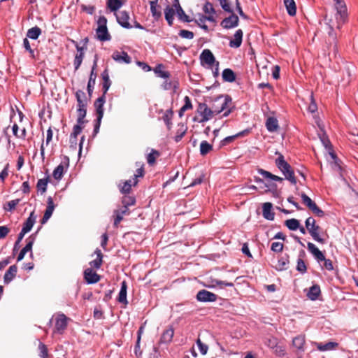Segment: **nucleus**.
<instances>
[{
  "instance_id": "f03ea898",
  "label": "nucleus",
  "mask_w": 358,
  "mask_h": 358,
  "mask_svg": "<svg viewBox=\"0 0 358 358\" xmlns=\"http://www.w3.org/2000/svg\"><path fill=\"white\" fill-rule=\"evenodd\" d=\"M231 104V98L229 96H219L216 97L210 108L206 103H199L196 109V112L201 117L198 120L196 117H194V121L203 123L210 120L214 115H217L224 110L227 109L223 114L224 117L228 116L231 113V108L229 105Z\"/></svg>"
},
{
  "instance_id": "052dcab7",
  "label": "nucleus",
  "mask_w": 358,
  "mask_h": 358,
  "mask_svg": "<svg viewBox=\"0 0 358 358\" xmlns=\"http://www.w3.org/2000/svg\"><path fill=\"white\" fill-rule=\"evenodd\" d=\"M145 175L144 169H136V173L134 174V178L133 179V185L136 186L138 184V178H143Z\"/></svg>"
},
{
  "instance_id": "a878e982",
  "label": "nucleus",
  "mask_w": 358,
  "mask_h": 358,
  "mask_svg": "<svg viewBox=\"0 0 358 358\" xmlns=\"http://www.w3.org/2000/svg\"><path fill=\"white\" fill-rule=\"evenodd\" d=\"M321 294L320 287L318 285H313L309 289L307 293V296L312 301H315L318 299Z\"/></svg>"
},
{
  "instance_id": "e433bc0d",
  "label": "nucleus",
  "mask_w": 358,
  "mask_h": 358,
  "mask_svg": "<svg viewBox=\"0 0 358 358\" xmlns=\"http://www.w3.org/2000/svg\"><path fill=\"white\" fill-rule=\"evenodd\" d=\"M246 133H248V131H241L235 135H232V136H227L226 138H224L222 141H221V145L222 146H224V145H228L229 143H231L232 141H234L236 138L239 137V136H244Z\"/></svg>"
},
{
  "instance_id": "c756f323",
  "label": "nucleus",
  "mask_w": 358,
  "mask_h": 358,
  "mask_svg": "<svg viewBox=\"0 0 358 358\" xmlns=\"http://www.w3.org/2000/svg\"><path fill=\"white\" fill-rule=\"evenodd\" d=\"M173 335H174L173 329L171 327H169L163 332V334L161 336V339H160L161 343H170L172 341Z\"/></svg>"
},
{
  "instance_id": "6ab92c4d",
  "label": "nucleus",
  "mask_w": 358,
  "mask_h": 358,
  "mask_svg": "<svg viewBox=\"0 0 358 358\" xmlns=\"http://www.w3.org/2000/svg\"><path fill=\"white\" fill-rule=\"evenodd\" d=\"M82 124H77L73 128V132L70 135V144L71 147H76L77 145V136L82 131Z\"/></svg>"
},
{
  "instance_id": "6e6552de",
  "label": "nucleus",
  "mask_w": 358,
  "mask_h": 358,
  "mask_svg": "<svg viewBox=\"0 0 358 358\" xmlns=\"http://www.w3.org/2000/svg\"><path fill=\"white\" fill-rule=\"evenodd\" d=\"M196 298L200 302H214L217 301V296L213 292L202 289L198 292Z\"/></svg>"
},
{
  "instance_id": "a211bd4d",
  "label": "nucleus",
  "mask_w": 358,
  "mask_h": 358,
  "mask_svg": "<svg viewBox=\"0 0 358 358\" xmlns=\"http://www.w3.org/2000/svg\"><path fill=\"white\" fill-rule=\"evenodd\" d=\"M17 272V266L14 264L10 266L6 271L3 277V280L6 284L10 282L15 277Z\"/></svg>"
},
{
  "instance_id": "603ef678",
  "label": "nucleus",
  "mask_w": 358,
  "mask_h": 358,
  "mask_svg": "<svg viewBox=\"0 0 358 358\" xmlns=\"http://www.w3.org/2000/svg\"><path fill=\"white\" fill-rule=\"evenodd\" d=\"M122 206L129 207L134 206L136 203V199L134 196L129 195H124L122 199Z\"/></svg>"
},
{
  "instance_id": "423d86ee",
  "label": "nucleus",
  "mask_w": 358,
  "mask_h": 358,
  "mask_svg": "<svg viewBox=\"0 0 358 358\" xmlns=\"http://www.w3.org/2000/svg\"><path fill=\"white\" fill-rule=\"evenodd\" d=\"M69 318L63 313L55 316V333L62 334L67 327Z\"/></svg>"
},
{
  "instance_id": "9d476101",
  "label": "nucleus",
  "mask_w": 358,
  "mask_h": 358,
  "mask_svg": "<svg viewBox=\"0 0 358 358\" xmlns=\"http://www.w3.org/2000/svg\"><path fill=\"white\" fill-rule=\"evenodd\" d=\"M239 19L238 17L234 13H231V15L224 18L220 23V25L224 29H231L236 27L238 25Z\"/></svg>"
},
{
  "instance_id": "2eb2a0df",
  "label": "nucleus",
  "mask_w": 358,
  "mask_h": 358,
  "mask_svg": "<svg viewBox=\"0 0 358 358\" xmlns=\"http://www.w3.org/2000/svg\"><path fill=\"white\" fill-rule=\"evenodd\" d=\"M112 58L119 63L129 64L131 62V57L124 51H115L112 55Z\"/></svg>"
},
{
  "instance_id": "bb28decb",
  "label": "nucleus",
  "mask_w": 358,
  "mask_h": 358,
  "mask_svg": "<svg viewBox=\"0 0 358 358\" xmlns=\"http://www.w3.org/2000/svg\"><path fill=\"white\" fill-rule=\"evenodd\" d=\"M94 253L96 255V258L91 261L90 265L96 269H99L103 264V254L98 248L95 250Z\"/></svg>"
},
{
  "instance_id": "4be33fe9",
  "label": "nucleus",
  "mask_w": 358,
  "mask_h": 358,
  "mask_svg": "<svg viewBox=\"0 0 358 358\" xmlns=\"http://www.w3.org/2000/svg\"><path fill=\"white\" fill-rule=\"evenodd\" d=\"M127 282L125 281L122 282L120 291L119 292L117 300L119 303H122L125 305H127L128 303V301L127 299Z\"/></svg>"
},
{
  "instance_id": "393cba45",
  "label": "nucleus",
  "mask_w": 358,
  "mask_h": 358,
  "mask_svg": "<svg viewBox=\"0 0 358 358\" xmlns=\"http://www.w3.org/2000/svg\"><path fill=\"white\" fill-rule=\"evenodd\" d=\"M338 346L336 342H328L327 343H316L317 349L320 351H329L336 349Z\"/></svg>"
},
{
  "instance_id": "13d9d810",
  "label": "nucleus",
  "mask_w": 358,
  "mask_h": 358,
  "mask_svg": "<svg viewBox=\"0 0 358 358\" xmlns=\"http://www.w3.org/2000/svg\"><path fill=\"white\" fill-rule=\"evenodd\" d=\"M296 270L301 273H304L307 271L306 265L304 261L301 258H299L297 260Z\"/></svg>"
},
{
  "instance_id": "7ed1b4c3",
  "label": "nucleus",
  "mask_w": 358,
  "mask_h": 358,
  "mask_svg": "<svg viewBox=\"0 0 358 358\" xmlns=\"http://www.w3.org/2000/svg\"><path fill=\"white\" fill-rule=\"evenodd\" d=\"M275 165L285 176L286 180H289L292 184L296 185L297 181L294 176V172L289 164L284 159L282 154H279L278 157L275 159Z\"/></svg>"
},
{
  "instance_id": "de8ad7c7",
  "label": "nucleus",
  "mask_w": 358,
  "mask_h": 358,
  "mask_svg": "<svg viewBox=\"0 0 358 358\" xmlns=\"http://www.w3.org/2000/svg\"><path fill=\"white\" fill-rule=\"evenodd\" d=\"M213 150V146L206 141H203L200 144V153L205 156Z\"/></svg>"
},
{
  "instance_id": "473e14b6",
  "label": "nucleus",
  "mask_w": 358,
  "mask_h": 358,
  "mask_svg": "<svg viewBox=\"0 0 358 358\" xmlns=\"http://www.w3.org/2000/svg\"><path fill=\"white\" fill-rule=\"evenodd\" d=\"M175 13V9L172 7L167 6L164 9L165 19L167 21L169 26L173 25Z\"/></svg>"
},
{
  "instance_id": "a19ab883",
  "label": "nucleus",
  "mask_w": 358,
  "mask_h": 358,
  "mask_svg": "<svg viewBox=\"0 0 358 358\" xmlns=\"http://www.w3.org/2000/svg\"><path fill=\"white\" fill-rule=\"evenodd\" d=\"M157 1L158 0H152L150 1L152 15L155 20H158L162 15L161 12L157 9Z\"/></svg>"
},
{
  "instance_id": "dca6fc26",
  "label": "nucleus",
  "mask_w": 358,
  "mask_h": 358,
  "mask_svg": "<svg viewBox=\"0 0 358 358\" xmlns=\"http://www.w3.org/2000/svg\"><path fill=\"white\" fill-rule=\"evenodd\" d=\"M273 205L270 202H266L262 206L263 217L268 220H273L275 213L272 211Z\"/></svg>"
},
{
  "instance_id": "5fc2aeb1",
  "label": "nucleus",
  "mask_w": 358,
  "mask_h": 358,
  "mask_svg": "<svg viewBox=\"0 0 358 358\" xmlns=\"http://www.w3.org/2000/svg\"><path fill=\"white\" fill-rule=\"evenodd\" d=\"M75 45H76V50H77V53L76 55V57L80 60H81L83 62V59L84 58V56H85V52H84V48L83 47H80L77 43H76L75 41H73Z\"/></svg>"
},
{
  "instance_id": "f704fd0d",
  "label": "nucleus",
  "mask_w": 358,
  "mask_h": 358,
  "mask_svg": "<svg viewBox=\"0 0 358 358\" xmlns=\"http://www.w3.org/2000/svg\"><path fill=\"white\" fill-rule=\"evenodd\" d=\"M258 173L261 174L263 177L265 178H268L275 181L282 182L283 180V178L281 177H279L278 176H275L269 171H267L266 170H264L262 169H258Z\"/></svg>"
},
{
  "instance_id": "a18cd8bd",
  "label": "nucleus",
  "mask_w": 358,
  "mask_h": 358,
  "mask_svg": "<svg viewBox=\"0 0 358 358\" xmlns=\"http://www.w3.org/2000/svg\"><path fill=\"white\" fill-rule=\"evenodd\" d=\"M173 110L171 109H170V110H166L162 117V119H163L164 122H165V124H166L169 130L171 129V127L172 125L171 120L173 117Z\"/></svg>"
},
{
  "instance_id": "ea45409f",
  "label": "nucleus",
  "mask_w": 358,
  "mask_h": 358,
  "mask_svg": "<svg viewBox=\"0 0 358 358\" xmlns=\"http://www.w3.org/2000/svg\"><path fill=\"white\" fill-rule=\"evenodd\" d=\"M34 241H35V235L32 234L28 238H27V240H26L27 244L22 249V250H23L25 253H27L28 252H31L32 246L34 245ZM30 256L31 257L33 256L32 252H31Z\"/></svg>"
},
{
  "instance_id": "9b49d317",
  "label": "nucleus",
  "mask_w": 358,
  "mask_h": 358,
  "mask_svg": "<svg viewBox=\"0 0 358 358\" xmlns=\"http://www.w3.org/2000/svg\"><path fill=\"white\" fill-rule=\"evenodd\" d=\"M105 102L106 96L102 94V96L99 97L94 103L96 110V118H98L99 121H101L103 116V105Z\"/></svg>"
},
{
  "instance_id": "6e6d98bb",
  "label": "nucleus",
  "mask_w": 358,
  "mask_h": 358,
  "mask_svg": "<svg viewBox=\"0 0 358 358\" xmlns=\"http://www.w3.org/2000/svg\"><path fill=\"white\" fill-rule=\"evenodd\" d=\"M19 202L20 199L11 200L6 203V206H5L4 208L6 210L12 211L15 209V207Z\"/></svg>"
},
{
  "instance_id": "e2e57ef3",
  "label": "nucleus",
  "mask_w": 358,
  "mask_h": 358,
  "mask_svg": "<svg viewBox=\"0 0 358 358\" xmlns=\"http://www.w3.org/2000/svg\"><path fill=\"white\" fill-rule=\"evenodd\" d=\"M283 248H284L283 243H282L280 242H273L271 244V249L272 251H273L275 252H280L282 251Z\"/></svg>"
},
{
  "instance_id": "4d7b16f0",
  "label": "nucleus",
  "mask_w": 358,
  "mask_h": 358,
  "mask_svg": "<svg viewBox=\"0 0 358 358\" xmlns=\"http://www.w3.org/2000/svg\"><path fill=\"white\" fill-rule=\"evenodd\" d=\"M265 344L270 348L275 349L278 345V339L274 337L267 338Z\"/></svg>"
},
{
  "instance_id": "20e7f679",
  "label": "nucleus",
  "mask_w": 358,
  "mask_h": 358,
  "mask_svg": "<svg viewBox=\"0 0 358 358\" xmlns=\"http://www.w3.org/2000/svg\"><path fill=\"white\" fill-rule=\"evenodd\" d=\"M305 225L306 229L315 241L321 244L325 243V240L320 236L322 229L319 225L316 224V221L313 217H309L306 219Z\"/></svg>"
},
{
  "instance_id": "49530a36",
  "label": "nucleus",
  "mask_w": 358,
  "mask_h": 358,
  "mask_svg": "<svg viewBox=\"0 0 358 358\" xmlns=\"http://www.w3.org/2000/svg\"><path fill=\"white\" fill-rule=\"evenodd\" d=\"M315 216L322 217L324 216V212L320 209L316 203L313 201V203L308 208Z\"/></svg>"
},
{
  "instance_id": "680f3d73",
  "label": "nucleus",
  "mask_w": 358,
  "mask_h": 358,
  "mask_svg": "<svg viewBox=\"0 0 358 358\" xmlns=\"http://www.w3.org/2000/svg\"><path fill=\"white\" fill-rule=\"evenodd\" d=\"M38 349L40 351V356L42 358H48V351L47 346L45 344L40 343L38 345Z\"/></svg>"
},
{
  "instance_id": "4c0bfd02",
  "label": "nucleus",
  "mask_w": 358,
  "mask_h": 358,
  "mask_svg": "<svg viewBox=\"0 0 358 358\" xmlns=\"http://www.w3.org/2000/svg\"><path fill=\"white\" fill-rule=\"evenodd\" d=\"M34 241H35V235L32 234L28 238H27V240H26L27 244L22 249V250H23L25 253H27L28 252H31L32 246L34 245ZM30 256L31 257L33 256L32 252H31Z\"/></svg>"
},
{
  "instance_id": "bf43d9fd",
  "label": "nucleus",
  "mask_w": 358,
  "mask_h": 358,
  "mask_svg": "<svg viewBox=\"0 0 358 358\" xmlns=\"http://www.w3.org/2000/svg\"><path fill=\"white\" fill-rule=\"evenodd\" d=\"M221 7L222 9L227 13H232V9L230 6V4L229 3L228 0H218Z\"/></svg>"
},
{
  "instance_id": "0eeeda50",
  "label": "nucleus",
  "mask_w": 358,
  "mask_h": 358,
  "mask_svg": "<svg viewBox=\"0 0 358 358\" xmlns=\"http://www.w3.org/2000/svg\"><path fill=\"white\" fill-rule=\"evenodd\" d=\"M199 59L202 66H212L217 62L215 56L209 49H204L201 53Z\"/></svg>"
},
{
  "instance_id": "f257e3e1",
  "label": "nucleus",
  "mask_w": 358,
  "mask_h": 358,
  "mask_svg": "<svg viewBox=\"0 0 358 358\" xmlns=\"http://www.w3.org/2000/svg\"><path fill=\"white\" fill-rule=\"evenodd\" d=\"M335 8L336 10V20L337 29H340L341 26L346 22L348 20L347 7L343 0H334ZM335 24L331 18H328L327 15L324 17V31L328 35L327 43L329 45L330 51L336 54L338 51L337 48V35L334 31Z\"/></svg>"
},
{
  "instance_id": "69168bd1",
  "label": "nucleus",
  "mask_w": 358,
  "mask_h": 358,
  "mask_svg": "<svg viewBox=\"0 0 358 358\" xmlns=\"http://www.w3.org/2000/svg\"><path fill=\"white\" fill-rule=\"evenodd\" d=\"M179 36L183 38L192 39L194 35L191 31L182 29L179 32Z\"/></svg>"
},
{
  "instance_id": "f8f14e48",
  "label": "nucleus",
  "mask_w": 358,
  "mask_h": 358,
  "mask_svg": "<svg viewBox=\"0 0 358 358\" xmlns=\"http://www.w3.org/2000/svg\"><path fill=\"white\" fill-rule=\"evenodd\" d=\"M47 204H48L47 205V208H46V209L45 210L43 217H42V219L41 220V223L42 224H44L45 223H46L48 222V220L52 216V213H53L54 209H55V204H54V202H53V199H52V198L51 196H49L48 198Z\"/></svg>"
},
{
  "instance_id": "c9c22d12",
  "label": "nucleus",
  "mask_w": 358,
  "mask_h": 358,
  "mask_svg": "<svg viewBox=\"0 0 358 358\" xmlns=\"http://www.w3.org/2000/svg\"><path fill=\"white\" fill-rule=\"evenodd\" d=\"M18 130H19V127L16 123H15L12 127V131H13V135L16 138H21V139H25L26 136H27L26 129L25 128L22 129L20 130V134H18Z\"/></svg>"
},
{
  "instance_id": "1a4fd4ad",
  "label": "nucleus",
  "mask_w": 358,
  "mask_h": 358,
  "mask_svg": "<svg viewBox=\"0 0 358 358\" xmlns=\"http://www.w3.org/2000/svg\"><path fill=\"white\" fill-rule=\"evenodd\" d=\"M322 141L323 144L324 145V146L326 148H328V149H329V153L331 159L334 161L333 168L335 170H336L337 171L341 172V169H342L341 164H340L341 161L338 159L336 155L333 151L329 140L328 138H323V139H322Z\"/></svg>"
},
{
  "instance_id": "0e129e2a",
  "label": "nucleus",
  "mask_w": 358,
  "mask_h": 358,
  "mask_svg": "<svg viewBox=\"0 0 358 358\" xmlns=\"http://www.w3.org/2000/svg\"><path fill=\"white\" fill-rule=\"evenodd\" d=\"M203 10L206 14L214 15L215 13L213 4L208 1L205 3Z\"/></svg>"
},
{
  "instance_id": "8fccbe9b",
  "label": "nucleus",
  "mask_w": 358,
  "mask_h": 358,
  "mask_svg": "<svg viewBox=\"0 0 358 358\" xmlns=\"http://www.w3.org/2000/svg\"><path fill=\"white\" fill-rule=\"evenodd\" d=\"M48 182V177L46 178L39 179L37 182L36 187L38 191H40L41 194L45 192L47 189V185Z\"/></svg>"
},
{
  "instance_id": "412c9836",
  "label": "nucleus",
  "mask_w": 358,
  "mask_h": 358,
  "mask_svg": "<svg viewBox=\"0 0 358 358\" xmlns=\"http://www.w3.org/2000/svg\"><path fill=\"white\" fill-rule=\"evenodd\" d=\"M96 66V62H94V66L92 67V71H91V73L90 76L88 83H87V92H88L90 96H92L93 89H94V87L95 85L96 74L94 73V69H95Z\"/></svg>"
},
{
  "instance_id": "79ce46f5",
  "label": "nucleus",
  "mask_w": 358,
  "mask_h": 358,
  "mask_svg": "<svg viewBox=\"0 0 358 358\" xmlns=\"http://www.w3.org/2000/svg\"><path fill=\"white\" fill-rule=\"evenodd\" d=\"M41 34V29L38 27H34L27 31V36L31 39H37Z\"/></svg>"
},
{
  "instance_id": "4468645a",
  "label": "nucleus",
  "mask_w": 358,
  "mask_h": 358,
  "mask_svg": "<svg viewBox=\"0 0 358 358\" xmlns=\"http://www.w3.org/2000/svg\"><path fill=\"white\" fill-rule=\"evenodd\" d=\"M116 18L117 22L124 28L130 29L131 28V26L130 23L129 22V13L125 11H120L116 15Z\"/></svg>"
},
{
  "instance_id": "774afa93",
  "label": "nucleus",
  "mask_w": 358,
  "mask_h": 358,
  "mask_svg": "<svg viewBox=\"0 0 358 358\" xmlns=\"http://www.w3.org/2000/svg\"><path fill=\"white\" fill-rule=\"evenodd\" d=\"M177 14H178V18L180 20H182L186 22H189L192 21L189 19V16L185 14V11L183 10V9L182 8H180Z\"/></svg>"
},
{
  "instance_id": "864d4df0",
  "label": "nucleus",
  "mask_w": 358,
  "mask_h": 358,
  "mask_svg": "<svg viewBox=\"0 0 358 358\" xmlns=\"http://www.w3.org/2000/svg\"><path fill=\"white\" fill-rule=\"evenodd\" d=\"M133 185V181L131 180H126L124 182L123 186L120 188V192L122 194H129L131 189V187Z\"/></svg>"
},
{
  "instance_id": "09e8293b",
  "label": "nucleus",
  "mask_w": 358,
  "mask_h": 358,
  "mask_svg": "<svg viewBox=\"0 0 358 358\" xmlns=\"http://www.w3.org/2000/svg\"><path fill=\"white\" fill-rule=\"evenodd\" d=\"M64 171V166L62 164L58 165L53 171L52 176L55 180H61Z\"/></svg>"
},
{
  "instance_id": "39448f33",
  "label": "nucleus",
  "mask_w": 358,
  "mask_h": 358,
  "mask_svg": "<svg viewBox=\"0 0 358 358\" xmlns=\"http://www.w3.org/2000/svg\"><path fill=\"white\" fill-rule=\"evenodd\" d=\"M308 251L314 256L317 262H324V267L328 271H332L334 266L332 261L326 259L324 254L313 243L308 242L307 244Z\"/></svg>"
},
{
  "instance_id": "c03bdc74",
  "label": "nucleus",
  "mask_w": 358,
  "mask_h": 358,
  "mask_svg": "<svg viewBox=\"0 0 358 358\" xmlns=\"http://www.w3.org/2000/svg\"><path fill=\"white\" fill-rule=\"evenodd\" d=\"M122 6L121 0H108L107 6L111 11H117Z\"/></svg>"
},
{
  "instance_id": "2f4dec72",
  "label": "nucleus",
  "mask_w": 358,
  "mask_h": 358,
  "mask_svg": "<svg viewBox=\"0 0 358 358\" xmlns=\"http://www.w3.org/2000/svg\"><path fill=\"white\" fill-rule=\"evenodd\" d=\"M287 13L290 16H294L296 13V6L294 0H283Z\"/></svg>"
},
{
  "instance_id": "f3484780",
  "label": "nucleus",
  "mask_w": 358,
  "mask_h": 358,
  "mask_svg": "<svg viewBox=\"0 0 358 358\" xmlns=\"http://www.w3.org/2000/svg\"><path fill=\"white\" fill-rule=\"evenodd\" d=\"M243 35V31L241 29H238L234 35V39L229 41V46L235 48H239L242 43Z\"/></svg>"
},
{
  "instance_id": "72a5a7b5",
  "label": "nucleus",
  "mask_w": 358,
  "mask_h": 358,
  "mask_svg": "<svg viewBox=\"0 0 358 358\" xmlns=\"http://www.w3.org/2000/svg\"><path fill=\"white\" fill-rule=\"evenodd\" d=\"M236 74L231 69H225L222 71V79L225 82L232 83L236 80Z\"/></svg>"
},
{
  "instance_id": "37998d69",
  "label": "nucleus",
  "mask_w": 358,
  "mask_h": 358,
  "mask_svg": "<svg viewBox=\"0 0 358 358\" xmlns=\"http://www.w3.org/2000/svg\"><path fill=\"white\" fill-rule=\"evenodd\" d=\"M299 224H300L299 221L294 218L287 220L285 222V225L289 230H292V231H295V230L298 229V228L299 227Z\"/></svg>"
},
{
  "instance_id": "cd10ccee",
  "label": "nucleus",
  "mask_w": 358,
  "mask_h": 358,
  "mask_svg": "<svg viewBox=\"0 0 358 358\" xmlns=\"http://www.w3.org/2000/svg\"><path fill=\"white\" fill-rule=\"evenodd\" d=\"M306 343L305 336L299 335L293 338L292 345L297 350L304 351L303 347Z\"/></svg>"
},
{
  "instance_id": "aec40b11",
  "label": "nucleus",
  "mask_w": 358,
  "mask_h": 358,
  "mask_svg": "<svg viewBox=\"0 0 358 358\" xmlns=\"http://www.w3.org/2000/svg\"><path fill=\"white\" fill-rule=\"evenodd\" d=\"M36 215H35V212L32 211L29 217L26 220V221L23 224L22 230L26 232H29L32 229L34 223L36 222Z\"/></svg>"
},
{
  "instance_id": "ddd939ff",
  "label": "nucleus",
  "mask_w": 358,
  "mask_h": 358,
  "mask_svg": "<svg viewBox=\"0 0 358 358\" xmlns=\"http://www.w3.org/2000/svg\"><path fill=\"white\" fill-rule=\"evenodd\" d=\"M84 278L88 284H94L100 280V275L91 268H88L84 271Z\"/></svg>"
},
{
  "instance_id": "58836bf2",
  "label": "nucleus",
  "mask_w": 358,
  "mask_h": 358,
  "mask_svg": "<svg viewBox=\"0 0 358 358\" xmlns=\"http://www.w3.org/2000/svg\"><path fill=\"white\" fill-rule=\"evenodd\" d=\"M34 241H35V235L32 234L28 238H27V240H26L27 244L22 249V250H23L25 253H27L28 252H31L32 246L34 245ZM30 256L31 257L33 256L32 252H31Z\"/></svg>"
},
{
  "instance_id": "7c9ffc66",
  "label": "nucleus",
  "mask_w": 358,
  "mask_h": 358,
  "mask_svg": "<svg viewBox=\"0 0 358 358\" xmlns=\"http://www.w3.org/2000/svg\"><path fill=\"white\" fill-rule=\"evenodd\" d=\"M266 127L268 131L274 132L278 129V122L276 118L269 117L266 122Z\"/></svg>"
},
{
  "instance_id": "c85d7f7f",
  "label": "nucleus",
  "mask_w": 358,
  "mask_h": 358,
  "mask_svg": "<svg viewBox=\"0 0 358 358\" xmlns=\"http://www.w3.org/2000/svg\"><path fill=\"white\" fill-rule=\"evenodd\" d=\"M87 105H78L77 113L78 119L77 124H83L85 123L84 118L87 114Z\"/></svg>"
},
{
  "instance_id": "3c124183",
  "label": "nucleus",
  "mask_w": 358,
  "mask_h": 358,
  "mask_svg": "<svg viewBox=\"0 0 358 358\" xmlns=\"http://www.w3.org/2000/svg\"><path fill=\"white\" fill-rule=\"evenodd\" d=\"M160 155L159 152L152 149L151 152L147 156V162L149 165H153L155 163L156 159Z\"/></svg>"
},
{
  "instance_id": "5701e85b",
  "label": "nucleus",
  "mask_w": 358,
  "mask_h": 358,
  "mask_svg": "<svg viewBox=\"0 0 358 358\" xmlns=\"http://www.w3.org/2000/svg\"><path fill=\"white\" fill-rule=\"evenodd\" d=\"M96 36L101 41H109L110 39L107 27H98L96 29Z\"/></svg>"
},
{
  "instance_id": "338daca9",
  "label": "nucleus",
  "mask_w": 358,
  "mask_h": 358,
  "mask_svg": "<svg viewBox=\"0 0 358 358\" xmlns=\"http://www.w3.org/2000/svg\"><path fill=\"white\" fill-rule=\"evenodd\" d=\"M196 345L200 350V352L202 354V355H206L208 352V347L207 345L201 342V341L198 338L197 341H196Z\"/></svg>"
},
{
  "instance_id": "b1692460",
  "label": "nucleus",
  "mask_w": 358,
  "mask_h": 358,
  "mask_svg": "<svg viewBox=\"0 0 358 358\" xmlns=\"http://www.w3.org/2000/svg\"><path fill=\"white\" fill-rule=\"evenodd\" d=\"M102 79H103V84H102V90H103V94L106 96V94L107 93L108 89L110 88L111 85V81L109 78V74L107 69H105L102 73H101Z\"/></svg>"
}]
</instances>
